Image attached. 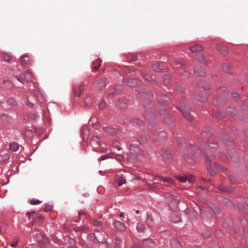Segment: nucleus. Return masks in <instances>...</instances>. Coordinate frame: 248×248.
Listing matches in <instances>:
<instances>
[{
	"mask_svg": "<svg viewBox=\"0 0 248 248\" xmlns=\"http://www.w3.org/2000/svg\"><path fill=\"white\" fill-rule=\"evenodd\" d=\"M162 157L166 162H170L171 160V155L166 151H164V154L162 155Z\"/></svg>",
	"mask_w": 248,
	"mask_h": 248,
	"instance_id": "nucleus-25",
	"label": "nucleus"
},
{
	"mask_svg": "<svg viewBox=\"0 0 248 248\" xmlns=\"http://www.w3.org/2000/svg\"><path fill=\"white\" fill-rule=\"evenodd\" d=\"M226 112L228 114H234L235 112V110L232 108L229 107L227 108Z\"/></svg>",
	"mask_w": 248,
	"mask_h": 248,
	"instance_id": "nucleus-48",
	"label": "nucleus"
},
{
	"mask_svg": "<svg viewBox=\"0 0 248 248\" xmlns=\"http://www.w3.org/2000/svg\"><path fill=\"white\" fill-rule=\"evenodd\" d=\"M130 152L131 154L133 155V156H130L128 157L129 160H131L132 158L134 159L136 158V155H138V152L140 151V149L138 145L136 144L131 143L129 146Z\"/></svg>",
	"mask_w": 248,
	"mask_h": 248,
	"instance_id": "nucleus-4",
	"label": "nucleus"
},
{
	"mask_svg": "<svg viewBox=\"0 0 248 248\" xmlns=\"http://www.w3.org/2000/svg\"><path fill=\"white\" fill-rule=\"evenodd\" d=\"M134 123L140 125L142 124L143 122L139 119H136L134 120Z\"/></svg>",
	"mask_w": 248,
	"mask_h": 248,
	"instance_id": "nucleus-61",
	"label": "nucleus"
},
{
	"mask_svg": "<svg viewBox=\"0 0 248 248\" xmlns=\"http://www.w3.org/2000/svg\"><path fill=\"white\" fill-rule=\"evenodd\" d=\"M196 59L198 61L201 62L205 63V61L204 60V57L202 54L198 55L196 56Z\"/></svg>",
	"mask_w": 248,
	"mask_h": 248,
	"instance_id": "nucleus-35",
	"label": "nucleus"
},
{
	"mask_svg": "<svg viewBox=\"0 0 248 248\" xmlns=\"http://www.w3.org/2000/svg\"><path fill=\"white\" fill-rule=\"evenodd\" d=\"M8 105L10 108H15L17 107V102L13 98H9L7 101Z\"/></svg>",
	"mask_w": 248,
	"mask_h": 248,
	"instance_id": "nucleus-19",
	"label": "nucleus"
},
{
	"mask_svg": "<svg viewBox=\"0 0 248 248\" xmlns=\"http://www.w3.org/2000/svg\"><path fill=\"white\" fill-rule=\"evenodd\" d=\"M24 78L26 81H30L32 79V73L27 70L23 73Z\"/></svg>",
	"mask_w": 248,
	"mask_h": 248,
	"instance_id": "nucleus-24",
	"label": "nucleus"
},
{
	"mask_svg": "<svg viewBox=\"0 0 248 248\" xmlns=\"http://www.w3.org/2000/svg\"><path fill=\"white\" fill-rule=\"evenodd\" d=\"M41 202L39 200L32 199L30 201V203L31 204H38Z\"/></svg>",
	"mask_w": 248,
	"mask_h": 248,
	"instance_id": "nucleus-49",
	"label": "nucleus"
},
{
	"mask_svg": "<svg viewBox=\"0 0 248 248\" xmlns=\"http://www.w3.org/2000/svg\"><path fill=\"white\" fill-rule=\"evenodd\" d=\"M1 59L4 61L9 62L11 59V58L10 55L6 53H4L1 56Z\"/></svg>",
	"mask_w": 248,
	"mask_h": 248,
	"instance_id": "nucleus-30",
	"label": "nucleus"
},
{
	"mask_svg": "<svg viewBox=\"0 0 248 248\" xmlns=\"http://www.w3.org/2000/svg\"><path fill=\"white\" fill-rule=\"evenodd\" d=\"M125 82L129 86H134L136 85H140L141 82L136 79L128 78L125 79Z\"/></svg>",
	"mask_w": 248,
	"mask_h": 248,
	"instance_id": "nucleus-8",
	"label": "nucleus"
},
{
	"mask_svg": "<svg viewBox=\"0 0 248 248\" xmlns=\"http://www.w3.org/2000/svg\"><path fill=\"white\" fill-rule=\"evenodd\" d=\"M243 210L244 212L248 213V198L245 200Z\"/></svg>",
	"mask_w": 248,
	"mask_h": 248,
	"instance_id": "nucleus-44",
	"label": "nucleus"
},
{
	"mask_svg": "<svg viewBox=\"0 0 248 248\" xmlns=\"http://www.w3.org/2000/svg\"><path fill=\"white\" fill-rule=\"evenodd\" d=\"M36 99L40 102H43L45 100V98L42 93L38 90L35 91L34 93Z\"/></svg>",
	"mask_w": 248,
	"mask_h": 248,
	"instance_id": "nucleus-21",
	"label": "nucleus"
},
{
	"mask_svg": "<svg viewBox=\"0 0 248 248\" xmlns=\"http://www.w3.org/2000/svg\"><path fill=\"white\" fill-rule=\"evenodd\" d=\"M208 142L206 150L204 151V155L206 161V164L207 166V169L209 170L211 175H214L216 173L217 170H221V168L216 164L215 157L212 155L215 149L217 147V145L213 142L210 143V140H206Z\"/></svg>",
	"mask_w": 248,
	"mask_h": 248,
	"instance_id": "nucleus-1",
	"label": "nucleus"
},
{
	"mask_svg": "<svg viewBox=\"0 0 248 248\" xmlns=\"http://www.w3.org/2000/svg\"><path fill=\"white\" fill-rule=\"evenodd\" d=\"M224 202L227 205L231 206L232 204L231 201L226 198H224Z\"/></svg>",
	"mask_w": 248,
	"mask_h": 248,
	"instance_id": "nucleus-54",
	"label": "nucleus"
},
{
	"mask_svg": "<svg viewBox=\"0 0 248 248\" xmlns=\"http://www.w3.org/2000/svg\"><path fill=\"white\" fill-rule=\"evenodd\" d=\"M115 158L119 161L122 160L123 159V157L120 155H115Z\"/></svg>",
	"mask_w": 248,
	"mask_h": 248,
	"instance_id": "nucleus-60",
	"label": "nucleus"
},
{
	"mask_svg": "<svg viewBox=\"0 0 248 248\" xmlns=\"http://www.w3.org/2000/svg\"><path fill=\"white\" fill-rule=\"evenodd\" d=\"M170 196L171 202L170 203V206L173 207L174 209L177 207V205L179 203V200L176 199L175 196L173 195L169 194Z\"/></svg>",
	"mask_w": 248,
	"mask_h": 248,
	"instance_id": "nucleus-11",
	"label": "nucleus"
},
{
	"mask_svg": "<svg viewBox=\"0 0 248 248\" xmlns=\"http://www.w3.org/2000/svg\"><path fill=\"white\" fill-rule=\"evenodd\" d=\"M82 130L83 135H85V136H88L89 135V131L87 128H83Z\"/></svg>",
	"mask_w": 248,
	"mask_h": 248,
	"instance_id": "nucleus-55",
	"label": "nucleus"
},
{
	"mask_svg": "<svg viewBox=\"0 0 248 248\" xmlns=\"http://www.w3.org/2000/svg\"><path fill=\"white\" fill-rule=\"evenodd\" d=\"M84 103L86 106L89 107L92 104V98L90 97H87L85 98Z\"/></svg>",
	"mask_w": 248,
	"mask_h": 248,
	"instance_id": "nucleus-39",
	"label": "nucleus"
},
{
	"mask_svg": "<svg viewBox=\"0 0 248 248\" xmlns=\"http://www.w3.org/2000/svg\"><path fill=\"white\" fill-rule=\"evenodd\" d=\"M194 71L195 74L198 76L203 77L205 76L206 72L201 66H196L195 67Z\"/></svg>",
	"mask_w": 248,
	"mask_h": 248,
	"instance_id": "nucleus-10",
	"label": "nucleus"
},
{
	"mask_svg": "<svg viewBox=\"0 0 248 248\" xmlns=\"http://www.w3.org/2000/svg\"><path fill=\"white\" fill-rule=\"evenodd\" d=\"M109 157V155H105L100 157L98 158V161H100L101 160H104L108 158Z\"/></svg>",
	"mask_w": 248,
	"mask_h": 248,
	"instance_id": "nucleus-53",
	"label": "nucleus"
},
{
	"mask_svg": "<svg viewBox=\"0 0 248 248\" xmlns=\"http://www.w3.org/2000/svg\"><path fill=\"white\" fill-rule=\"evenodd\" d=\"M10 148L12 151L16 152L18 149L19 145L16 143H12L10 145Z\"/></svg>",
	"mask_w": 248,
	"mask_h": 248,
	"instance_id": "nucleus-32",
	"label": "nucleus"
},
{
	"mask_svg": "<svg viewBox=\"0 0 248 248\" xmlns=\"http://www.w3.org/2000/svg\"><path fill=\"white\" fill-rule=\"evenodd\" d=\"M163 80L164 83L167 84L169 83L170 77L169 75H165L163 77Z\"/></svg>",
	"mask_w": 248,
	"mask_h": 248,
	"instance_id": "nucleus-45",
	"label": "nucleus"
},
{
	"mask_svg": "<svg viewBox=\"0 0 248 248\" xmlns=\"http://www.w3.org/2000/svg\"><path fill=\"white\" fill-rule=\"evenodd\" d=\"M84 89V85H77L74 87L73 90L74 94L79 97L81 95V93Z\"/></svg>",
	"mask_w": 248,
	"mask_h": 248,
	"instance_id": "nucleus-7",
	"label": "nucleus"
},
{
	"mask_svg": "<svg viewBox=\"0 0 248 248\" xmlns=\"http://www.w3.org/2000/svg\"><path fill=\"white\" fill-rule=\"evenodd\" d=\"M228 154L233 161H236L238 158L237 153L233 149L228 151Z\"/></svg>",
	"mask_w": 248,
	"mask_h": 248,
	"instance_id": "nucleus-15",
	"label": "nucleus"
},
{
	"mask_svg": "<svg viewBox=\"0 0 248 248\" xmlns=\"http://www.w3.org/2000/svg\"><path fill=\"white\" fill-rule=\"evenodd\" d=\"M212 210L216 214H218L220 212L219 208L217 207H215L214 208L212 209Z\"/></svg>",
	"mask_w": 248,
	"mask_h": 248,
	"instance_id": "nucleus-59",
	"label": "nucleus"
},
{
	"mask_svg": "<svg viewBox=\"0 0 248 248\" xmlns=\"http://www.w3.org/2000/svg\"><path fill=\"white\" fill-rule=\"evenodd\" d=\"M91 144L94 150L100 152H105L107 149L104 148H100V149L97 150L98 148L100 147V140L98 137L94 136L91 139Z\"/></svg>",
	"mask_w": 248,
	"mask_h": 248,
	"instance_id": "nucleus-3",
	"label": "nucleus"
},
{
	"mask_svg": "<svg viewBox=\"0 0 248 248\" xmlns=\"http://www.w3.org/2000/svg\"><path fill=\"white\" fill-rule=\"evenodd\" d=\"M174 62L176 63V64H178L180 66H184L186 65V62L181 59L175 60Z\"/></svg>",
	"mask_w": 248,
	"mask_h": 248,
	"instance_id": "nucleus-41",
	"label": "nucleus"
},
{
	"mask_svg": "<svg viewBox=\"0 0 248 248\" xmlns=\"http://www.w3.org/2000/svg\"><path fill=\"white\" fill-rule=\"evenodd\" d=\"M18 242H19V240L16 239L15 241H14V242H13L11 243V246L13 247H15L18 245Z\"/></svg>",
	"mask_w": 248,
	"mask_h": 248,
	"instance_id": "nucleus-56",
	"label": "nucleus"
},
{
	"mask_svg": "<svg viewBox=\"0 0 248 248\" xmlns=\"http://www.w3.org/2000/svg\"><path fill=\"white\" fill-rule=\"evenodd\" d=\"M105 132L111 135H117L119 134V131L110 127L104 128Z\"/></svg>",
	"mask_w": 248,
	"mask_h": 248,
	"instance_id": "nucleus-13",
	"label": "nucleus"
},
{
	"mask_svg": "<svg viewBox=\"0 0 248 248\" xmlns=\"http://www.w3.org/2000/svg\"><path fill=\"white\" fill-rule=\"evenodd\" d=\"M101 62L102 60L99 59H98L96 60V61L93 62V71H97L99 69L100 66H101Z\"/></svg>",
	"mask_w": 248,
	"mask_h": 248,
	"instance_id": "nucleus-20",
	"label": "nucleus"
},
{
	"mask_svg": "<svg viewBox=\"0 0 248 248\" xmlns=\"http://www.w3.org/2000/svg\"><path fill=\"white\" fill-rule=\"evenodd\" d=\"M203 49V47L200 45H195L189 48L190 50L192 53H195L199 51H202Z\"/></svg>",
	"mask_w": 248,
	"mask_h": 248,
	"instance_id": "nucleus-22",
	"label": "nucleus"
},
{
	"mask_svg": "<svg viewBox=\"0 0 248 248\" xmlns=\"http://www.w3.org/2000/svg\"><path fill=\"white\" fill-rule=\"evenodd\" d=\"M20 64L24 66L26 65H29L31 63V60L28 54H26L20 57Z\"/></svg>",
	"mask_w": 248,
	"mask_h": 248,
	"instance_id": "nucleus-9",
	"label": "nucleus"
},
{
	"mask_svg": "<svg viewBox=\"0 0 248 248\" xmlns=\"http://www.w3.org/2000/svg\"><path fill=\"white\" fill-rule=\"evenodd\" d=\"M115 226L117 230L119 231H124L125 229V225L120 221H115Z\"/></svg>",
	"mask_w": 248,
	"mask_h": 248,
	"instance_id": "nucleus-16",
	"label": "nucleus"
},
{
	"mask_svg": "<svg viewBox=\"0 0 248 248\" xmlns=\"http://www.w3.org/2000/svg\"><path fill=\"white\" fill-rule=\"evenodd\" d=\"M178 109L182 112L184 116L186 119H187L189 121H191L192 118H191V115H190V114L188 112H187V111L185 110L184 109H183V108H178Z\"/></svg>",
	"mask_w": 248,
	"mask_h": 248,
	"instance_id": "nucleus-27",
	"label": "nucleus"
},
{
	"mask_svg": "<svg viewBox=\"0 0 248 248\" xmlns=\"http://www.w3.org/2000/svg\"><path fill=\"white\" fill-rule=\"evenodd\" d=\"M138 141L140 144H144L146 142L147 139L145 138L140 137L139 138Z\"/></svg>",
	"mask_w": 248,
	"mask_h": 248,
	"instance_id": "nucleus-47",
	"label": "nucleus"
},
{
	"mask_svg": "<svg viewBox=\"0 0 248 248\" xmlns=\"http://www.w3.org/2000/svg\"><path fill=\"white\" fill-rule=\"evenodd\" d=\"M23 99L25 101V103L26 104V105L30 107V108H31L32 107H33V104L30 102L29 101V98L27 96H25L23 98Z\"/></svg>",
	"mask_w": 248,
	"mask_h": 248,
	"instance_id": "nucleus-33",
	"label": "nucleus"
},
{
	"mask_svg": "<svg viewBox=\"0 0 248 248\" xmlns=\"http://www.w3.org/2000/svg\"><path fill=\"white\" fill-rule=\"evenodd\" d=\"M106 106V103L104 100H101L98 104V107L100 109H103Z\"/></svg>",
	"mask_w": 248,
	"mask_h": 248,
	"instance_id": "nucleus-43",
	"label": "nucleus"
},
{
	"mask_svg": "<svg viewBox=\"0 0 248 248\" xmlns=\"http://www.w3.org/2000/svg\"><path fill=\"white\" fill-rule=\"evenodd\" d=\"M139 232H142L145 230V226L141 223H138L137 226Z\"/></svg>",
	"mask_w": 248,
	"mask_h": 248,
	"instance_id": "nucleus-37",
	"label": "nucleus"
},
{
	"mask_svg": "<svg viewBox=\"0 0 248 248\" xmlns=\"http://www.w3.org/2000/svg\"><path fill=\"white\" fill-rule=\"evenodd\" d=\"M147 186L149 189H154L155 188H159L158 186L156 183L154 182L153 184H147Z\"/></svg>",
	"mask_w": 248,
	"mask_h": 248,
	"instance_id": "nucleus-40",
	"label": "nucleus"
},
{
	"mask_svg": "<svg viewBox=\"0 0 248 248\" xmlns=\"http://www.w3.org/2000/svg\"><path fill=\"white\" fill-rule=\"evenodd\" d=\"M190 149L192 151H194L195 153V155H187L185 156V160L188 163H192L194 162L196 160V156L201 155V152L198 151L196 152L195 150L196 149V147L194 145H192L190 147Z\"/></svg>",
	"mask_w": 248,
	"mask_h": 248,
	"instance_id": "nucleus-2",
	"label": "nucleus"
},
{
	"mask_svg": "<svg viewBox=\"0 0 248 248\" xmlns=\"http://www.w3.org/2000/svg\"><path fill=\"white\" fill-rule=\"evenodd\" d=\"M197 100L201 102H204L207 100V97L205 95H202V96L197 95L195 96Z\"/></svg>",
	"mask_w": 248,
	"mask_h": 248,
	"instance_id": "nucleus-36",
	"label": "nucleus"
},
{
	"mask_svg": "<svg viewBox=\"0 0 248 248\" xmlns=\"http://www.w3.org/2000/svg\"><path fill=\"white\" fill-rule=\"evenodd\" d=\"M213 116L218 118H222L225 116V115L223 114H221L219 112H216L213 113Z\"/></svg>",
	"mask_w": 248,
	"mask_h": 248,
	"instance_id": "nucleus-46",
	"label": "nucleus"
},
{
	"mask_svg": "<svg viewBox=\"0 0 248 248\" xmlns=\"http://www.w3.org/2000/svg\"><path fill=\"white\" fill-rule=\"evenodd\" d=\"M210 135V128H206L205 130H203L202 133V136L204 139H206V137Z\"/></svg>",
	"mask_w": 248,
	"mask_h": 248,
	"instance_id": "nucleus-28",
	"label": "nucleus"
},
{
	"mask_svg": "<svg viewBox=\"0 0 248 248\" xmlns=\"http://www.w3.org/2000/svg\"><path fill=\"white\" fill-rule=\"evenodd\" d=\"M122 245V241L119 238H116L115 242V247L116 248H119Z\"/></svg>",
	"mask_w": 248,
	"mask_h": 248,
	"instance_id": "nucleus-42",
	"label": "nucleus"
},
{
	"mask_svg": "<svg viewBox=\"0 0 248 248\" xmlns=\"http://www.w3.org/2000/svg\"><path fill=\"white\" fill-rule=\"evenodd\" d=\"M147 154V151H144L142 149H140V151L138 152V155H145Z\"/></svg>",
	"mask_w": 248,
	"mask_h": 248,
	"instance_id": "nucleus-57",
	"label": "nucleus"
},
{
	"mask_svg": "<svg viewBox=\"0 0 248 248\" xmlns=\"http://www.w3.org/2000/svg\"><path fill=\"white\" fill-rule=\"evenodd\" d=\"M35 214V212H28L27 213L26 215L28 216L29 219H30L31 218V216H32L33 214Z\"/></svg>",
	"mask_w": 248,
	"mask_h": 248,
	"instance_id": "nucleus-63",
	"label": "nucleus"
},
{
	"mask_svg": "<svg viewBox=\"0 0 248 248\" xmlns=\"http://www.w3.org/2000/svg\"><path fill=\"white\" fill-rule=\"evenodd\" d=\"M117 182L119 186H121L126 182V180L124 177L123 176L117 175Z\"/></svg>",
	"mask_w": 248,
	"mask_h": 248,
	"instance_id": "nucleus-26",
	"label": "nucleus"
},
{
	"mask_svg": "<svg viewBox=\"0 0 248 248\" xmlns=\"http://www.w3.org/2000/svg\"><path fill=\"white\" fill-rule=\"evenodd\" d=\"M217 49L223 55H225L227 52V49L226 46L221 44H218L217 45Z\"/></svg>",
	"mask_w": 248,
	"mask_h": 248,
	"instance_id": "nucleus-23",
	"label": "nucleus"
},
{
	"mask_svg": "<svg viewBox=\"0 0 248 248\" xmlns=\"http://www.w3.org/2000/svg\"><path fill=\"white\" fill-rule=\"evenodd\" d=\"M152 69L157 72H163L164 70L159 68V64L158 63H155L152 65Z\"/></svg>",
	"mask_w": 248,
	"mask_h": 248,
	"instance_id": "nucleus-31",
	"label": "nucleus"
},
{
	"mask_svg": "<svg viewBox=\"0 0 248 248\" xmlns=\"http://www.w3.org/2000/svg\"><path fill=\"white\" fill-rule=\"evenodd\" d=\"M218 188L219 190L224 192H226L227 191V188L222 186H219Z\"/></svg>",
	"mask_w": 248,
	"mask_h": 248,
	"instance_id": "nucleus-62",
	"label": "nucleus"
},
{
	"mask_svg": "<svg viewBox=\"0 0 248 248\" xmlns=\"http://www.w3.org/2000/svg\"><path fill=\"white\" fill-rule=\"evenodd\" d=\"M35 238L39 243L43 242L45 244H47L49 242L48 239L41 234H36Z\"/></svg>",
	"mask_w": 248,
	"mask_h": 248,
	"instance_id": "nucleus-12",
	"label": "nucleus"
},
{
	"mask_svg": "<svg viewBox=\"0 0 248 248\" xmlns=\"http://www.w3.org/2000/svg\"><path fill=\"white\" fill-rule=\"evenodd\" d=\"M177 143L178 146L180 148H185L187 146V143L186 140L182 138H178Z\"/></svg>",
	"mask_w": 248,
	"mask_h": 248,
	"instance_id": "nucleus-17",
	"label": "nucleus"
},
{
	"mask_svg": "<svg viewBox=\"0 0 248 248\" xmlns=\"http://www.w3.org/2000/svg\"><path fill=\"white\" fill-rule=\"evenodd\" d=\"M90 226H83L82 227H76L75 230L78 231H86L89 230Z\"/></svg>",
	"mask_w": 248,
	"mask_h": 248,
	"instance_id": "nucleus-29",
	"label": "nucleus"
},
{
	"mask_svg": "<svg viewBox=\"0 0 248 248\" xmlns=\"http://www.w3.org/2000/svg\"><path fill=\"white\" fill-rule=\"evenodd\" d=\"M232 97L234 98H236L238 97V96H239V94L237 93H235V92L232 93Z\"/></svg>",
	"mask_w": 248,
	"mask_h": 248,
	"instance_id": "nucleus-64",
	"label": "nucleus"
},
{
	"mask_svg": "<svg viewBox=\"0 0 248 248\" xmlns=\"http://www.w3.org/2000/svg\"><path fill=\"white\" fill-rule=\"evenodd\" d=\"M107 84V78H102L98 82V88L100 90H102L105 87Z\"/></svg>",
	"mask_w": 248,
	"mask_h": 248,
	"instance_id": "nucleus-18",
	"label": "nucleus"
},
{
	"mask_svg": "<svg viewBox=\"0 0 248 248\" xmlns=\"http://www.w3.org/2000/svg\"><path fill=\"white\" fill-rule=\"evenodd\" d=\"M143 76L144 77L145 80L149 82H153L155 81L154 78H153L152 76L149 74H145Z\"/></svg>",
	"mask_w": 248,
	"mask_h": 248,
	"instance_id": "nucleus-34",
	"label": "nucleus"
},
{
	"mask_svg": "<svg viewBox=\"0 0 248 248\" xmlns=\"http://www.w3.org/2000/svg\"><path fill=\"white\" fill-rule=\"evenodd\" d=\"M222 69L224 72L229 73L230 70V65L228 63H225L223 65Z\"/></svg>",
	"mask_w": 248,
	"mask_h": 248,
	"instance_id": "nucleus-38",
	"label": "nucleus"
},
{
	"mask_svg": "<svg viewBox=\"0 0 248 248\" xmlns=\"http://www.w3.org/2000/svg\"><path fill=\"white\" fill-rule=\"evenodd\" d=\"M171 219L172 222H173V223H177L180 221V218L178 216H177L176 217L174 218L172 217Z\"/></svg>",
	"mask_w": 248,
	"mask_h": 248,
	"instance_id": "nucleus-50",
	"label": "nucleus"
},
{
	"mask_svg": "<svg viewBox=\"0 0 248 248\" xmlns=\"http://www.w3.org/2000/svg\"><path fill=\"white\" fill-rule=\"evenodd\" d=\"M166 132L164 131H161L159 133V137L160 138H163L166 136Z\"/></svg>",
	"mask_w": 248,
	"mask_h": 248,
	"instance_id": "nucleus-58",
	"label": "nucleus"
},
{
	"mask_svg": "<svg viewBox=\"0 0 248 248\" xmlns=\"http://www.w3.org/2000/svg\"><path fill=\"white\" fill-rule=\"evenodd\" d=\"M155 180H158L162 181L164 182H166L168 183L170 186H172L174 184V181L173 179L168 178V177H164L162 176H157L156 177Z\"/></svg>",
	"mask_w": 248,
	"mask_h": 248,
	"instance_id": "nucleus-6",
	"label": "nucleus"
},
{
	"mask_svg": "<svg viewBox=\"0 0 248 248\" xmlns=\"http://www.w3.org/2000/svg\"><path fill=\"white\" fill-rule=\"evenodd\" d=\"M102 225V223L100 221H95L93 223V226L94 227H96L97 228H99Z\"/></svg>",
	"mask_w": 248,
	"mask_h": 248,
	"instance_id": "nucleus-51",
	"label": "nucleus"
},
{
	"mask_svg": "<svg viewBox=\"0 0 248 248\" xmlns=\"http://www.w3.org/2000/svg\"><path fill=\"white\" fill-rule=\"evenodd\" d=\"M175 178L181 183H186L187 181L189 183L192 184L195 182L194 176L190 174H187L185 176L178 175L175 176Z\"/></svg>",
	"mask_w": 248,
	"mask_h": 248,
	"instance_id": "nucleus-5",
	"label": "nucleus"
},
{
	"mask_svg": "<svg viewBox=\"0 0 248 248\" xmlns=\"http://www.w3.org/2000/svg\"><path fill=\"white\" fill-rule=\"evenodd\" d=\"M158 101L161 104H166L170 102V99L168 95L164 94L160 96Z\"/></svg>",
	"mask_w": 248,
	"mask_h": 248,
	"instance_id": "nucleus-14",
	"label": "nucleus"
},
{
	"mask_svg": "<svg viewBox=\"0 0 248 248\" xmlns=\"http://www.w3.org/2000/svg\"><path fill=\"white\" fill-rule=\"evenodd\" d=\"M43 218V216L41 215H38L37 216V217L36 218H33L32 221V225L34 224L36 222H37V220L38 219L39 220H41Z\"/></svg>",
	"mask_w": 248,
	"mask_h": 248,
	"instance_id": "nucleus-52",
	"label": "nucleus"
}]
</instances>
